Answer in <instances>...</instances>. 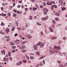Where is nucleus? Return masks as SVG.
I'll return each mask as SVG.
<instances>
[{
  "label": "nucleus",
  "mask_w": 67,
  "mask_h": 67,
  "mask_svg": "<svg viewBox=\"0 0 67 67\" xmlns=\"http://www.w3.org/2000/svg\"><path fill=\"white\" fill-rule=\"evenodd\" d=\"M40 45V47H43L44 46V44L43 42L39 43L36 44V46H38Z\"/></svg>",
  "instance_id": "obj_1"
},
{
  "label": "nucleus",
  "mask_w": 67,
  "mask_h": 67,
  "mask_svg": "<svg viewBox=\"0 0 67 67\" xmlns=\"http://www.w3.org/2000/svg\"><path fill=\"white\" fill-rule=\"evenodd\" d=\"M37 46L36 45H35L33 47L34 48V50L35 51H36V50H37Z\"/></svg>",
  "instance_id": "obj_2"
},
{
  "label": "nucleus",
  "mask_w": 67,
  "mask_h": 67,
  "mask_svg": "<svg viewBox=\"0 0 67 67\" xmlns=\"http://www.w3.org/2000/svg\"><path fill=\"white\" fill-rule=\"evenodd\" d=\"M48 17H44V18L42 17V18L41 20H42V21H44L46 20H47V19H48Z\"/></svg>",
  "instance_id": "obj_3"
},
{
  "label": "nucleus",
  "mask_w": 67,
  "mask_h": 67,
  "mask_svg": "<svg viewBox=\"0 0 67 67\" xmlns=\"http://www.w3.org/2000/svg\"><path fill=\"white\" fill-rule=\"evenodd\" d=\"M9 31L10 30H9V29L8 28H7L6 29L5 31L7 34H8V33H9Z\"/></svg>",
  "instance_id": "obj_4"
},
{
  "label": "nucleus",
  "mask_w": 67,
  "mask_h": 67,
  "mask_svg": "<svg viewBox=\"0 0 67 67\" xmlns=\"http://www.w3.org/2000/svg\"><path fill=\"white\" fill-rule=\"evenodd\" d=\"M52 8H57V6L56 5H52Z\"/></svg>",
  "instance_id": "obj_5"
},
{
  "label": "nucleus",
  "mask_w": 67,
  "mask_h": 67,
  "mask_svg": "<svg viewBox=\"0 0 67 67\" xmlns=\"http://www.w3.org/2000/svg\"><path fill=\"white\" fill-rule=\"evenodd\" d=\"M27 36L28 38H29V39H30V38H31L32 37V36H31V35H28Z\"/></svg>",
  "instance_id": "obj_6"
},
{
  "label": "nucleus",
  "mask_w": 67,
  "mask_h": 67,
  "mask_svg": "<svg viewBox=\"0 0 67 67\" xmlns=\"http://www.w3.org/2000/svg\"><path fill=\"white\" fill-rule=\"evenodd\" d=\"M3 61H6V62H8L9 61V58H5V59H4Z\"/></svg>",
  "instance_id": "obj_7"
},
{
  "label": "nucleus",
  "mask_w": 67,
  "mask_h": 67,
  "mask_svg": "<svg viewBox=\"0 0 67 67\" xmlns=\"http://www.w3.org/2000/svg\"><path fill=\"white\" fill-rule=\"evenodd\" d=\"M21 46L22 49H24L25 48V46L23 45H22Z\"/></svg>",
  "instance_id": "obj_8"
},
{
  "label": "nucleus",
  "mask_w": 67,
  "mask_h": 67,
  "mask_svg": "<svg viewBox=\"0 0 67 67\" xmlns=\"http://www.w3.org/2000/svg\"><path fill=\"white\" fill-rule=\"evenodd\" d=\"M45 56H43L42 57H41L39 59V60H40V59H42L43 58H45Z\"/></svg>",
  "instance_id": "obj_9"
},
{
  "label": "nucleus",
  "mask_w": 67,
  "mask_h": 67,
  "mask_svg": "<svg viewBox=\"0 0 67 67\" xmlns=\"http://www.w3.org/2000/svg\"><path fill=\"white\" fill-rule=\"evenodd\" d=\"M55 14L56 15L59 16V13H58V12H56L55 13Z\"/></svg>",
  "instance_id": "obj_10"
},
{
  "label": "nucleus",
  "mask_w": 67,
  "mask_h": 67,
  "mask_svg": "<svg viewBox=\"0 0 67 67\" xmlns=\"http://www.w3.org/2000/svg\"><path fill=\"white\" fill-rule=\"evenodd\" d=\"M10 44L11 45H12L13 46V45H14V42H10Z\"/></svg>",
  "instance_id": "obj_11"
},
{
  "label": "nucleus",
  "mask_w": 67,
  "mask_h": 67,
  "mask_svg": "<svg viewBox=\"0 0 67 67\" xmlns=\"http://www.w3.org/2000/svg\"><path fill=\"white\" fill-rule=\"evenodd\" d=\"M57 38V37H52L51 38V39L52 40H55V39H56V38Z\"/></svg>",
  "instance_id": "obj_12"
},
{
  "label": "nucleus",
  "mask_w": 67,
  "mask_h": 67,
  "mask_svg": "<svg viewBox=\"0 0 67 67\" xmlns=\"http://www.w3.org/2000/svg\"><path fill=\"white\" fill-rule=\"evenodd\" d=\"M57 52H58V50H55L53 52L55 53H57Z\"/></svg>",
  "instance_id": "obj_13"
},
{
  "label": "nucleus",
  "mask_w": 67,
  "mask_h": 67,
  "mask_svg": "<svg viewBox=\"0 0 67 67\" xmlns=\"http://www.w3.org/2000/svg\"><path fill=\"white\" fill-rule=\"evenodd\" d=\"M52 22L53 24H56V22H55V21L54 20H53L52 21Z\"/></svg>",
  "instance_id": "obj_14"
},
{
  "label": "nucleus",
  "mask_w": 67,
  "mask_h": 67,
  "mask_svg": "<svg viewBox=\"0 0 67 67\" xmlns=\"http://www.w3.org/2000/svg\"><path fill=\"white\" fill-rule=\"evenodd\" d=\"M62 11H64V10H66V8L65 7H63L62 8Z\"/></svg>",
  "instance_id": "obj_15"
},
{
  "label": "nucleus",
  "mask_w": 67,
  "mask_h": 67,
  "mask_svg": "<svg viewBox=\"0 0 67 67\" xmlns=\"http://www.w3.org/2000/svg\"><path fill=\"white\" fill-rule=\"evenodd\" d=\"M25 56L27 58V59H29V57L27 56L26 54H25Z\"/></svg>",
  "instance_id": "obj_16"
},
{
  "label": "nucleus",
  "mask_w": 67,
  "mask_h": 67,
  "mask_svg": "<svg viewBox=\"0 0 67 67\" xmlns=\"http://www.w3.org/2000/svg\"><path fill=\"white\" fill-rule=\"evenodd\" d=\"M8 55H9V56H11V52H9L8 53Z\"/></svg>",
  "instance_id": "obj_17"
},
{
  "label": "nucleus",
  "mask_w": 67,
  "mask_h": 67,
  "mask_svg": "<svg viewBox=\"0 0 67 67\" xmlns=\"http://www.w3.org/2000/svg\"><path fill=\"white\" fill-rule=\"evenodd\" d=\"M30 59H34V57L33 56H30Z\"/></svg>",
  "instance_id": "obj_18"
},
{
  "label": "nucleus",
  "mask_w": 67,
  "mask_h": 67,
  "mask_svg": "<svg viewBox=\"0 0 67 67\" xmlns=\"http://www.w3.org/2000/svg\"><path fill=\"white\" fill-rule=\"evenodd\" d=\"M26 50H22V52H23V53H25V52H26Z\"/></svg>",
  "instance_id": "obj_19"
},
{
  "label": "nucleus",
  "mask_w": 67,
  "mask_h": 67,
  "mask_svg": "<svg viewBox=\"0 0 67 67\" xmlns=\"http://www.w3.org/2000/svg\"><path fill=\"white\" fill-rule=\"evenodd\" d=\"M0 33H1V34H3V35H5V33L3 32L2 31H1L0 32Z\"/></svg>",
  "instance_id": "obj_20"
},
{
  "label": "nucleus",
  "mask_w": 67,
  "mask_h": 67,
  "mask_svg": "<svg viewBox=\"0 0 67 67\" xmlns=\"http://www.w3.org/2000/svg\"><path fill=\"white\" fill-rule=\"evenodd\" d=\"M37 24L38 25H41V24L37 22Z\"/></svg>",
  "instance_id": "obj_21"
},
{
  "label": "nucleus",
  "mask_w": 67,
  "mask_h": 67,
  "mask_svg": "<svg viewBox=\"0 0 67 67\" xmlns=\"http://www.w3.org/2000/svg\"><path fill=\"white\" fill-rule=\"evenodd\" d=\"M2 23L1 24V26L2 25H4V24L3 23H2V21H1Z\"/></svg>",
  "instance_id": "obj_22"
},
{
  "label": "nucleus",
  "mask_w": 67,
  "mask_h": 67,
  "mask_svg": "<svg viewBox=\"0 0 67 67\" xmlns=\"http://www.w3.org/2000/svg\"><path fill=\"white\" fill-rule=\"evenodd\" d=\"M43 13L45 15H46L47 14V13L45 11H43Z\"/></svg>",
  "instance_id": "obj_23"
},
{
  "label": "nucleus",
  "mask_w": 67,
  "mask_h": 67,
  "mask_svg": "<svg viewBox=\"0 0 67 67\" xmlns=\"http://www.w3.org/2000/svg\"><path fill=\"white\" fill-rule=\"evenodd\" d=\"M1 52L2 53V54H3L4 53H5V51L3 50V51H1Z\"/></svg>",
  "instance_id": "obj_24"
},
{
  "label": "nucleus",
  "mask_w": 67,
  "mask_h": 67,
  "mask_svg": "<svg viewBox=\"0 0 67 67\" xmlns=\"http://www.w3.org/2000/svg\"><path fill=\"white\" fill-rule=\"evenodd\" d=\"M55 20L56 21H57L58 20H59V18H55Z\"/></svg>",
  "instance_id": "obj_25"
},
{
  "label": "nucleus",
  "mask_w": 67,
  "mask_h": 67,
  "mask_svg": "<svg viewBox=\"0 0 67 67\" xmlns=\"http://www.w3.org/2000/svg\"><path fill=\"white\" fill-rule=\"evenodd\" d=\"M28 8H25V10L26 11H28Z\"/></svg>",
  "instance_id": "obj_26"
},
{
  "label": "nucleus",
  "mask_w": 67,
  "mask_h": 67,
  "mask_svg": "<svg viewBox=\"0 0 67 67\" xmlns=\"http://www.w3.org/2000/svg\"><path fill=\"white\" fill-rule=\"evenodd\" d=\"M12 53H15V50H13L12 51Z\"/></svg>",
  "instance_id": "obj_27"
},
{
  "label": "nucleus",
  "mask_w": 67,
  "mask_h": 67,
  "mask_svg": "<svg viewBox=\"0 0 67 67\" xmlns=\"http://www.w3.org/2000/svg\"><path fill=\"white\" fill-rule=\"evenodd\" d=\"M9 58L10 59V60H11V61H12V57H9Z\"/></svg>",
  "instance_id": "obj_28"
},
{
  "label": "nucleus",
  "mask_w": 67,
  "mask_h": 67,
  "mask_svg": "<svg viewBox=\"0 0 67 67\" xmlns=\"http://www.w3.org/2000/svg\"><path fill=\"white\" fill-rule=\"evenodd\" d=\"M2 5L3 6H5V4L4 3H2Z\"/></svg>",
  "instance_id": "obj_29"
},
{
  "label": "nucleus",
  "mask_w": 67,
  "mask_h": 67,
  "mask_svg": "<svg viewBox=\"0 0 67 67\" xmlns=\"http://www.w3.org/2000/svg\"><path fill=\"white\" fill-rule=\"evenodd\" d=\"M47 4H48V5H50V3H49V2H48L46 3Z\"/></svg>",
  "instance_id": "obj_30"
},
{
  "label": "nucleus",
  "mask_w": 67,
  "mask_h": 67,
  "mask_svg": "<svg viewBox=\"0 0 67 67\" xmlns=\"http://www.w3.org/2000/svg\"><path fill=\"white\" fill-rule=\"evenodd\" d=\"M1 15L2 16V15L3 16H6V14H1Z\"/></svg>",
  "instance_id": "obj_31"
},
{
  "label": "nucleus",
  "mask_w": 67,
  "mask_h": 67,
  "mask_svg": "<svg viewBox=\"0 0 67 67\" xmlns=\"http://www.w3.org/2000/svg\"><path fill=\"white\" fill-rule=\"evenodd\" d=\"M12 48L13 49H15V48H16V46H12Z\"/></svg>",
  "instance_id": "obj_32"
},
{
  "label": "nucleus",
  "mask_w": 67,
  "mask_h": 67,
  "mask_svg": "<svg viewBox=\"0 0 67 67\" xmlns=\"http://www.w3.org/2000/svg\"><path fill=\"white\" fill-rule=\"evenodd\" d=\"M23 63H26V60H23Z\"/></svg>",
  "instance_id": "obj_33"
},
{
  "label": "nucleus",
  "mask_w": 67,
  "mask_h": 67,
  "mask_svg": "<svg viewBox=\"0 0 67 67\" xmlns=\"http://www.w3.org/2000/svg\"><path fill=\"white\" fill-rule=\"evenodd\" d=\"M57 62L58 64H60L61 63V62L60 61H57Z\"/></svg>",
  "instance_id": "obj_34"
},
{
  "label": "nucleus",
  "mask_w": 67,
  "mask_h": 67,
  "mask_svg": "<svg viewBox=\"0 0 67 67\" xmlns=\"http://www.w3.org/2000/svg\"><path fill=\"white\" fill-rule=\"evenodd\" d=\"M57 49L59 50V49H60V47H57Z\"/></svg>",
  "instance_id": "obj_35"
},
{
  "label": "nucleus",
  "mask_w": 67,
  "mask_h": 67,
  "mask_svg": "<svg viewBox=\"0 0 67 67\" xmlns=\"http://www.w3.org/2000/svg\"><path fill=\"white\" fill-rule=\"evenodd\" d=\"M63 2H62V1H61L60 2V4H61V5H63Z\"/></svg>",
  "instance_id": "obj_36"
},
{
  "label": "nucleus",
  "mask_w": 67,
  "mask_h": 67,
  "mask_svg": "<svg viewBox=\"0 0 67 67\" xmlns=\"http://www.w3.org/2000/svg\"><path fill=\"white\" fill-rule=\"evenodd\" d=\"M13 16H14V17H15V16H16V15L15 13H14V15H13Z\"/></svg>",
  "instance_id": "obj_37"
},
{
  "label": "nucleus",
  "mask_w": 67,
  "mask_h": 67,
  "mask_svg": "<svg viewBox=\"0 0 67 67\" xmlns=\"http://www.w3.org/2000/svg\"><path fill=\"white\" fill-rule=\"evenodd\" d=\"M19 63L20 64V65H21L22 64V62L21 61H20L19 62Z\"/></svg>",
  "instance_id": "obj_38"
},
{
  "label": "nucleus",
  "mask_w": 67,
  "mask_h": 67,
  "mask_svg": "<svg viewBox=\"0 0 67 67\" xmlns=\"http://www.w3.org/2000/svg\"><path fill=\"white\" fill-rule=\"evenodd\" d=\"M41 35H43V34H43V33L42 31H41Z\"/></svg>",
  "instance_id": "obj_39"
},
{
  "label": "nucleus",
  "mask_w": 67,
  "mask_h": 67,
  "mask_svg": "<svg viewBox=\"0 0 67 67\" xmlns=\"http://www.w3.org/2000/svg\"><path fill=\"white\" fill-rule=\"evenodd\" d=\"M17 29H18V30H19V31L21 30V28L18 27Z\"/></svg>",
  "instance_id": "obj_40"
},
{
  "label": "nucleus",
  "mask_w": 67,
  "mask_h": 67,
  "mask_svg": "<svg viewBox=\"0 0 67 67\" xmlns=\"http://www.w3.org/2000/svg\"><path fill=\"white\" fill-rule=\"evenodd\" d=\"M63 55H66V53L65 52H64L63 53Z\"/></svg>",
  "instance_id": "obj_41"
},
{
  "label": "nucleus",
  "mask_w": 67,
  "mask_h": 67,
  "mask_svg": "<svg viewBox=\"0 0 67 67\" xmlns=\"http://www.w3.org/2000/svg\"><path fill=\"white\" fill-rule=\"evenodd\" d=\"M16 65H18V66H20L19 63H16Z\"/></svg>",
  "instance_id": "obj_42"
},
{
  "label": "nucleus",
  "mask_w": 67,
  "mask_h": 67,
  "mask_svg": "<svg viewBox=\"0 0 67 67\" xmlns=\"http://www.w3.org/2000/svg\"><path fill=\"white\" fill-rule=\"evenodd\" d=\"M36 54H37L38 55L40 54V52L38 51H37L36 53Z\"/></svg>",
  "instance_id": "obj_43"
},
{
  "label": "nucleus",
  "mask_w": 67,
  "mask_h": 67,
  "mask_svg": "<svg viewBox=\"0 0 67 67\" xmlns=\"http://www.w3.org/2000/svg\"><path fill=\"white\" fill-rule=\"evenodd\" d=\"M43 5H44V6H45V5H46V3L44 2H43Z\"/></svg>",
  "instance_id": "obj_44"
},
{
  "label": "nucleus",
  "mask_w": 67,
  "mask_h": 67,
  "mask_svg": "<svg viewBox=\"0 0 67 67\" xmlns=\"http://www.w3.org/2000/svg\"><path fill=\"white\" fill-rule=\"evenodd\" d=\"M39 66H40V64H38L36 66V67H38Z\"/></svg>",
  "instance_id": "obj_45"
},
{
  "label": "nucleus",
  "mask_w": 67,
  "mask_h": 67,
  "mask_svg": "<svg viewBox=\"0 0 67 67\" xmlns=\"http://www.w3.org/2000/svg\"><path fill=\"white\" fill-rule=\"evenodd\" d=\"M12 31H14V30H15V28H13L12 29Z\"/></svg>",
  "instance_id": "obj_46"
},
{
  "label": "nucleus",
  "mask_w": 67,
  "mask_h": 67,
  "mask_svg": "<svg viewBox=\"0 0 67 67\" xmlns=\"http://www.w3.org/2000/svg\"><path fill=\"white\" fill-rule=\"evenodd\" d=\"M59 44H61L62 43V41H60L59 42H58Z\"/></svg>",
  "instance_id": "obj_47"
},
{
  "label": "nucleus",
  "mask_w": 67,
  "mask_h": 67,
  "mask_svg": "<svg viewBox=\"0 0 67 67\" xmlns=\"http://www.w3.org/2000/svg\"><path fill=\"white\" fill-rule=\"evenodd\" d=\"M13 11L14 12H15V13H16V10H13Z\"/></svg>",
  "instance_id": "obj_48"
},
{
  "label": "nucleus",
  "mask_w": 67,
  "mask_h": 67,
  "mask_svg": "<svg viewBox=\"0 0 67 67\" xmlns=\"http://www.w3.org/2000/svg\"><path fill=\"white\" fill-rule=\"evenodd\" d=\"M11 16V13H8V16Z\"/></svg>",
  "instance_id": "obj_49"
},
{
  "label": "nucleus",
  "mask_w": 67,
  "mask_h": 67,
  "mask_svg": "<svg viewBox=\"0 0 67 67\" xmlns=\"http://www.w3.org/2000/svg\"><path fill=\"white\" fill-rule=\"evenodd\" d=\"M59 66L60 67H63V65H61V64H60L59 65Z\"/></svg>",
  "instance_id": "obj_50"
},
{
  "label": "nucleus",
  "mask_w": 67,
  "mask_h": 67,
  "mask_svg": "<svg viewBox=\"0 0 67 67\" xmlns=\"http://www.w3.org/2000/svg\"><path fill=\"white\" fill-rule=\"evenodd\" d=\"M9 56V55L8 54H7L5 56V57H8Z\"/></svg>",
  "instance_id": "obj_51"
},
{
  "label": "nucleus",
  "mask_w": 67,
  "mask_h": 67,
  "mask_svg": "<svg viewBox=\"0 0 67 67\" xmlns=\"http://www.w3.org/2000/svg\"><path fill=\"white\" fill-rule=\"evenodd\" d=\"M54 47L55 48V49H57V47L56 46H54Z\"/></svg>",
  "instance_id": "obj_52"
},
{
  "label": "nucleus",
  "mask_w": 67,
  "mask_h": 67,
  "mask_svg": "<svg viewBox=\"0 0 67 67\" xmlns=\"http://www.w3.org/2000/svg\"><path fill=\"white\" fill-rule=\"evenodd\" d=\"M20 7H21V6H20V5H18V8H20Z\"/></svg>",
  "instance_id": "obj_53"
},
{
  "label": "nucleus",
  "mask_w": 67,
  "mask_h": 67,
  "mask_svg": "<svg viewBox=\"0 0 67 67\" xmlns=\"http://www.w3.org/2000/svg\"><path fill=\"white\" fill-rule=\"evenodd\" d=\"M28 27V25L26 24V25H25V27Z\"/></svg>",
  "instance_id": "obj_54"
},
{
  "label": "nucleus",
  "mask_w": 67,
  "mask_h": 67,
  "mask_svg": "<svg viewBox=\"0 0 67 67\" xmlns=\"http://www.w3.org/2000/svg\"><path fill=\"white\" fill-rule=\"evenodd\" d=\"M27 41H24V43H27Z\"/></svg>",
  "instance_id": "obj_55"
},
{
  "label": "nucleus",
  "mask_w": 67,
  "mask_h": 67,
  "mask_svg": "<svg viewBox=\"0 0 67 67\" xmlns=\"http://www.w3.org/2000/svg\"><path fill=\"white\" fill-rule=\"evenodd\" d=\"M33 11H35V8H33Z\"/></svg>",
  "instance_id": "obj_56"
},
{
  "label": "nucleus",
  "mask_w": 67,
  "mask_h": 67,
  "mask_svg": "<svg viewBox=\"0 0 67 67\" xmlns=\"http://www.w3.org/2000/svg\"><path fill=\"white\" fill-rule=\"evenodd\" d=\"M43 62L44 65H45V61H44V60H43Z\"/></svg>",
  "instance_id": "obj_57"
},
{
  "label": "nucleus",
  "mask_w": 67,
  "mask_h": 67,
  "mask_svg": "<svg viewBox=\"0 0 67 67\" xmlns=\"http://www.w3.org/2000/svg\"><path fill=\"white\" fill-rule=\"evenodd\" d=\"M66 37H64L63 38V40H66Z\"/></svg>",
  "instance_id": "obj_58"
},
{
  "label": "nucleus",
  "mask_w": 67,
  "mask_h": 67,
  "mask_svg": "<svg viewBox=\"0 0 67 67\" xmlns=\"http://www.w3.org/2000/svg\"><path fill=\"white\" fill-rule=\"evenodd\" d=\"M45 11L46 12H48V9H46Z\"/></svg>",
  "instance_id": "obj_59"
},
{
  "label": "nucleus",
  "mask_w": 67,
  "mask_h": 67,
  "mask_svg": "<svg viewBox=\"0 0 67 67\" xmlns=\"http://www.w3.org/2000/svg\"><path fill=\"white\" fill-rule=\"evenodd\" d=\"M64 65H65V66H67V63H66L64 64Z\"/></svg>",
  "instance_id": "obj_60"
},
{
  "label": "nucleus",
  "mask_w": 67,
  "mask_h": 67,
  "mask_svg": "<svg viewBox=\"0 0 67 67\" xmlns=\"http://www.w3.org/2000/svg\"><path fill=\"white\" fill-rule=\"evenodd\" d=\"M46 8H44L43 9L44 11H45V10H46Z\"/></svg>",
  "instance_id": "obj_61"
},
{
  "label": "nucleus",
  "mask_w": 67,
  "mask_h": 67,
  "mask_svg": "<svg viewBox=\"0 0 67 67\" xmlns=\"http://www.w3.org/2000/svg\"><path fill=\"white\" fill-rule=\"evenodd\" d=\"M31 2H34L35 1H34V0H31Z\"/></svg>",
  "instance_id": "obj_62"
},
{
  "label": "nucleus",
  "mask_w": 67,
  "mask_h": 67,
  "mask_svg": "<svg viewBox=\"0 0 67 67\" xmlns=\"http://www.w3.org/2000/svg\"><path fill=\"white\" fill-rule=\"evenodd\" d=\"M15 36H16L18 35V34L16 33L15 34Z\"/></svg>",
  "instance_id": "obj_63"
},
{
  "label": "nucleus",
  "mask_w": 67,
  "mask_h": 67,
  "mask_svg": "<svg viewBox=\"0 0 67 67\" xmlns=\"http://www.w3.org/2000/svg\"><path fill=\"white\" fill-rule=\"evenodd\" d=\"M3 8L1 7V9L2 11H3Z\"/></svg>",
  "instance_id": "obj_64"
}]
</instances>
